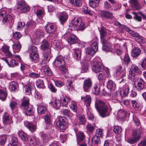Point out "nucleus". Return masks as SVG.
I'll list each match as a JSON object with an SVG mask.
<instances>
[{
	"label": "nucleus",
	"instance_id": "obj_1",
	"mask_svg": "<svg viewBox=\"0 0 146 146\" xmlns=\"http://www.w3.org/2000/svg\"><path fill=\"white\" fill-rule=\"evenodd\" d=\"M95 108L99 115L102 117H105L110 115L107 104L104 101L97 100L95 103Z\"/></svg>",
	"mask_w": 146,
	"mask_h": 146
},
{
	"label": "nucleus",
	"instance_id": "obj_2",
	"mask_svg": "<svg viewBox=\"0 0 146 146\" xmlns=\"http://www.w3.org/2000/svg\"><path fill=\"white\" fill-rule=\"evenodd\" d=\"M72 27H75V30L83 31L85 28V24L82 22V19L80 17H76L74 18L72 21Z\"/></svg>",
	"mask_w": 146,
	"mask_h": 146
},
{
	"label": "nucleus",
	"instance_id": "obj_3",
	"mask_svg": "<svg viewBox=\"0 0 146 146\" xmlns=\"http://www.w3.org/2000/svg\"><path fill=\"white\" fill-rule=\"evenodd\" d=\"M2 20L4 23H11L13 21L12 17L9 14H7L6 11H2L0 12V20Z\"/></svg>",
	"mask_w": 146,
	"mask_h": 146
},
{
	"label": "nucleus",
	"instance_id": "obj_4",
	"mask_svg": "<svg viewBox=\"0 0 146 146\" xmlns=\"http://www.w3.org/2000/svg\"><path fill=\"white\" fill-rule=\"evenodd\" d=\"M30 57L32 61L37 60L39 58L37 48L34 46H32L29 48Z\"/></svg>",
	"mask_w": 146,
	"mask_h": 146
},
{
	"label": "nucleus",
	"instance_id": "obj_5",
	"mask_svg": "<svg viewBox=\"0 0 146 146\" xmlns=\"http://www.w3.org/2000/svg\"><path fill=\"white\" fill-rule=\"evenodd\" d=\"M91 65L93 71L96 73L101 72L103 70V66L102 63L100 62L94 61Z\"/></svg>",
	"mask_w": 146,
	"mask_h": 146
},
{
	"label": "nucleus",
	"instance_id": "obj_6",
	"mask_svg": "<svg viewBox=\"0 0 146 146\" xmlns=\"http://www.w3.org/2000/svg\"><path fill=\"white\" fill-rule=\"evenodd\" d=\"M67 121V119L64 117L60 116L58 120L56 122V125L61 129L64 130L66 128L65 125Z\"/></svg>",
	"mask_w": 146,
	"mask_h": 146
},
{
	"label": "nucleus",
	"instance_id": "obj_7",
	"mask_svg": "<svg viewBox=\"0 0 146 146\" xmlns=\"http://www.w3.org/2000/svg\"><path fill=\"white\" fill-rule=\"evenodd\" d=\"M17 8L18 9H20L24 13L26 12L29 10V7L25 5V1H18Z\"/></svg>",
	"mask_w": 146,
	"mask_h": 146
},
{
	"label": "nucleus",
	"instance_id": "obj_8",
	"mask_svg": "<svg viewBox=\"0 0 146 146\" xmlns=\"http://www.w3.org/2000/svg\"><path fill=\"white\" fill-rule=\"evenodd\" d=\"M33 38L37 40L40 43H42L44 41L43 33L38 29L36 31L33 35Z\"/></svg>",
	"mask_w": 146,
	"mask_h": 146
},
{
	"label": "nucleus",
	"instance_id": "obj_9",
	"mask_svg": "<svg viewBox=\"0 0 146 146\" xmlns=\"http://www.w3.org/2000/svg\"><path fill=\"white\" fill-rule=\"evenodd\" d=\"M130 34L132 36L134 37L135 40L138 42L139 43H145V41L143 39V38L137 32L133 31H130Z\"/></svg>",
	"mask_w": 146,
	"mask_h": 146
},
{
	"label": "nucleus",
	"instance_id": "obj_10",
	"mask_svg": "<svg viewBox=\"0 0 146 146\" xmlns=\"http://www.w3.org/2000/svg\"><path fill=\"white\" fill-rule=\"evenodd\" d=\"M42 62L40 63L41 65H43L44 63H47L50 60L51 57V55L50 49H48L47 51L44 52Z\"/></svg>",
	"mask_w": 146,
	"mask_h": 146
},
{
	"label": "nucleus",
	"instance_id": "obj_11",
	"mask_svg": "<svg viewBox=\"0 0 146 146\" xmlns=\"http://www.w3.org/2000/svg\"><path fill=\"white\" fill-rule=\"evenodd\" d=\"M100 15L102 18L107 19H112L113 18V14L109 11L101 10L100 11Z\"/></svg>",
	"mask_w": 146,
	"mask_h": 146
},
{
	"label": "nucleus",
	"instance_id": "obj_12",
	"mask_svg": "<svg viewBox=\"0 0 146 146\" xmlns=\"http://www.w3.org/2000/svg\"><path fill=\"white\" fill-rule=\"evenodd\" d=\"M46 31L47 33H52L56 31V27L55 25L52 23H47L45 27Z\"/></svg>",
	"mask_w": 146,
	"mask_h": 146
},
{
	"label": "nucleus",
	"instance_id": "obj_13",
	"mask_svg": "<svg viewBox=\"0 0 146 146\" xmlns=\"http://www.w3.org/2000/svg\"><path fill=\"white\" fill-rule=\"evenodd\" d=\"M142 133V128L140 127H138L133 131L132 136L138 141L139 140L141 139Z\"/></svg>",
	"mask_w": 146,
	"mask_h": 146
},
{
	"label": "nucleus",
	"instance_id": "obj_14",
	"mask_svg": "<svg viewBox=\"0 0 146 146\" xmlns=\"http://www.w3.org/2000/svg\"><path fill=\"white\" fill-rule=\"evenodd\" d=\"M92 81L90 79H87L84 81L83 87L84 91L88 92L92 85Z\"/></svg>",
	"mask_w": 146,
	"mask_h": 146
},
{
	"label": "nucleus",
	"instance_id": "obj_15",
	"mask_svg": "<svg viewBox=\"0 0 146 146\" xmlns=\"http://www.w3.org/2000/svg\"><path fill=\"white\" fill-rule=\"evenodd\" d=\"M50 103L54 108H55L56 110H57L60 109L61 106V103L60 99L53 98H52Z\"/></svg>",
	"mask_w": 146,
	"mask_h": 146
},
{
	"label": "nucleus",
	"instance_id": "obj_16",
	"mask_svg": "<svg viewBox=\"0 0 146 146\" xmlns=\"http://www.w3.org/2000/svg\"><path fill=\"white\" fill-rule=\"evenodd\" d=\"M54 65L58 68L63 66L65 64V62L63 59L61 57L58 56L56 57L54 61Z\"/></svg>",
	"mask_w": 146,
	"mask_h": 146
},
{
	"label": "nucleus",
	"instance_id": "obj_17",
	"mask_svg": "<svg viewBox=\"0 0 146 146\" xmlns=\"http://www.w3.org/2000/svg\"><path fill=\"white\" fill-rule=\"evenodd\" d=\"M100 35L101 42H104L105 40H107L106 38L107 32L106 29L104 27H102L99 30Z\"/></svg>",
	"mask_w": 146,
	"mask_h": 146
},
{
	"label": "nucleus",
	"instance_id": "obj_18",
	"mask_svg": "<svg viewBox=\"0 0 146 146\" xmlns=\"http://www.w3.org/2000/svg\"><path fill=\"white\" fill-rule=\"evenodd\" d=\"M24 123L25 125L26 126L31 132L35 131L36 129V126L33 123L25 121H24Z\"/></svg>",
	"mask_w": 146,
	"mask_h": 146
},
{
	"label": "nucleus",
	"instance_id": "obj_19",
	"mask_svg": "<svg viewBox=\"0 0 146 146\" xmlns=\"http://www.w3.org/2000/svg\"><path fill=\"white\" fill-rule=\"evenodd\" d=\"M129 2L130 6L133 8V9L137 10L141 9V7L137 0H130Z\"/></svg>",
	"mask_w": 146,
	"mask_h": 146
},
{
	"label": "nucleus",
	"instance_id": "obj_20",
	"mask_svg": "<svg viewBox=\"0 0 146 146\" xmlns=\"http://www.w3.org/2000/svg\"><path fill=\"white\" fill-rule=\"evenodd\" d=\"M137 79V85L136 88L137 90L139 91L142 90L144 88V82L141 78H138Z\"/></svg>",
	"mask_w": 146,
	"mask_h": 146
},
{
	"label": "nucleus",
	"instance_id": "obj_21",
	"mask_svg": "<svg viewBox=\"0 0 146 146\" xmlns=\"http://www.w3.org/2000/svg\"><path fill=\"white\" fill-rule=\"evenodd\" d=\"M23 113L27 115L31 116L33 114L34 108L33 106H29V107H26L23 109Z\"/></svg>",
	"mask_w": 146,
	"mask_h": 146
},
{
	"label": "nucleus",
	"instance_id": "obj_22",
	"mask_svg": "<svg viewBox=\"0 0 146 146\" xmlns=\"http://www.w3.org/2000/svg\"><path fill=\"white\" fill-rule=\"evenodd\" d=\"M74 58L77 61L80 60L81 58V51L80 49H73Z\"/></svg>",
	"mask_w": 146,
	"mask_h": 146
},
{
	"label": "nucleus",
	"instance_id": "obj_23",
	"mask_svg": "<svg viewBox=\"0 0 146 146\" xmlns=\"http://www.w3.org/2000/svg\"><path fill=\"white\" fill-rule=\"evenodd\" d=\"M68 42L71 44H74L78 42V38L77 36L73 34L69 35L67 37Z\"/></svg>",
	"mask_w": 146,
	"mask_h": 146
},
{
	"label": "nucleus",
	"instance_id": "obj_24",
	"mask_svg": "<svg viewBox=\"0 0 146 146\" xmlns=\"http://www.w3.org/2000/svg\"><path fill=\"white\" fill-rule=\"evenodd\" d=\"M43 72L45 75L48 76H52V73L50 68L48 65H41Z\"/></svg>",
	"mask_w": 146,
	"mask_h": 146
},
{
	"label": "nucleus",
	"instance_id": "obj_25",
	"mask_svg": "<svg viewBox=\"0 0 146 146\" xmlns=\"http://www.w3.org/2000/svg\"><path fill=\"white\" fill-rule=\"evenodd\" d=\"M3 121L4 124H10L12 123L11 119L9 117V113L5 112L3 116Z\"/></svg>",
	"mask_w": 146,
	"mask_h": 146
},
{
	"label": "nucleus",
	"instance_id": "obj_26",
	"mask_svg": "<svg viewBox=\"0 0 146 146\" xmlns=\"http://www.w3.org/2000/svg\"><path fill=\"white\" fill-rule=\"evenodd\" d=\"M52 46L58 51L60 50L62 48V44L59 41L56 40H54L52 44Z\"/></svg>",
	"mask_w": 146,
	"mask_h": 146
},
{
	"label": "nucleus",
	"instance_id": "obj_27",
	"mask_svg": "<svg viewBox=\"0 0 146 146\" xmlns=\"http://www.w3.org/2000/svg\"><path fill=\"white\" fill-rule=\"evenodd\" d=\"M141 49L137 47L133 48L131 52L132 56L133 58L138 57L141 54Z\"/></svg>",
	"mask_w": 146,
	"mask_h": 146
},
{
	"label": "nucleus",
	"instance_id": "obj_28",
	"mask_svg": "<svg viewBox=\"0 0 146 146\" xmlns=\"http://www.w3.org/2000/svg\"><path fill=\"white\" fill-rule=\"evenodd\" d=\"M9 88L12 92H16L18 90V85L16 82H11L9 86Z\"/></svg>",
	"mask_w": 146,
	"mask_h": 146
},
{
	"label": "nucleus",
	"instance_id": "obj_29",
	"mask_svg": "<svg viewBox=\"0 0 146 146\" xmlns=\"http://www.w3.org/2000/svg\"><path fill=\"white\" fill-rule=\"evenodd\" d=\"M68 14L66 12H64L60 16L59 19L60 23L62 24L66 22L68 18Z\"/></svg>",
	"mask_w": 146,
	"mask_h": 146
},
{
	"label": "nucleus",
	"instance_id": "obj_30",
	"mask_svg": "<svg viewBox=\"0 0 146 146\" xmlns=\"http://www.w3.org/2000/svg\"><path fill=\"white\" fill-rule=\"evenodd\" d=\"M104 42H101L103 44L102 49L106 51H109L110 50L111 46L108 42V40H105Z\"/></svg>",
	"mask_w": 146,
	"mask_h": 146
},
{
	"label": "nucleus",
	"instance_id": "obj_31",
	"mask_svg": "<svg viewBox=\"0 0 146 146\" xmlns=\"http://www.w3.org/2000/svg\"><path fill=\"white\" fill-rule=\"evenodd\" d=\"M18 140L17 137L14 136L12 137L11 142L8 146H18Z\"/></svg>",
	"mask_w": 146,
	"mask_h": 146
},
{
	"label": "nucleus",
	"instance_id": "obj_32",
	"mask_svg": "<svg viewBox=\"0 0 146 146\" xmlns=\"http://www.w3.org/2000/svg\"><path fill=\"white\" fill-rule=\"evenodd\" d=\"M117 115L119 118L125 119L127 115V112L123 109H120L117 112Z\"/></svg>",
	"mask_w": 146,
	"mask_h": 146
},
{
	"label": "nucleus",
	"instance_id": "obj_33",
	"mask_svg": "<svg viewBox=\"0 0 146 146\" xmlns=\"http://www.w3.org/2000/svg\"><path fill=\"white\" fill-rule=\"evenodd\" d=\"M2 48L3 52L6 54L7 56L9 57L12 56V54L9 50V46L5 45L3 46Z\"/></svg>",
	"mask_w": 146,
	"mask_h": 146
},
{
	"label": "nucleus",
	"instance_id": "obj_34",
	"mask_svg": "<svg viewBox=\"0 0 146 146\" xmlns=\"http://www.w3.org/2000/svg\"><path fill=\"white\" fill-rule=\"evenodd\" d=\"M47 107L44 106L40 105L37 108V111L39 114H44L47 111Z\"/></svg>",
	"mask_w": 146,
	"mask_h": 146
},
{
	"label": "nucleus",
	"instance_id": "obj_35",
	"mask_svg": "<svg viewBox=\"0 0 146 146\" xmlns=\"http://www.w3.org/2000/svg\"><path fill=\"white\" fill-rule=\"evenodd\" d=\"M85 136L84 133L81 131L79 132L77 135V141L78 144L79 142L83 141L85 139Z\"/></svg>",
	"mask_w": 146,
	"mask_h": 146
},
{
	"label": "nucleus",
	"instance_id": "obj_36",
	"mask_svg": "<svg viewBox=\"0 0 146 146\" xmlns=\"http://www.w3.org/2000/svg\"><path fill=\"white\" fill-rule=\"evenodd\" d=\"M62 113L65 116L71 117L72 116V114L70 110L68 109H62L61 110Z\"/></svg>",
	"mask_w": 146,
	"mask_h": 146
},
{
	"label": "nucleus",
	"instance_id": "obj_37",
	"mask_svg": "<svg viewBox=\"0 0 146 146\" xmlns=\"http://www.w3.org/2000/svg\"><path fill=\"white\" fill-rule=\"evenodd\" d=\"M41 45V47L42 50L45 51H47L49 48V44L48 42L46 40H44V41L42 43Z\"/></svg>",
	"mask_w": 146,
	"mask_h": 146
},
{
	"label": "nucleus",
	"instance_id": "obj_38",
	"mask_svg": "<svg viewBox=\"0 0 146 146\" xmlns=\"http://www.w3.org/2000/svg\"><path fill=\"white\" fill-rule=\"evenodd\" d=\"M86 50V54L91 56H93L97 51L91 46L87 48Z\"/></svg>",
	"mask_w": 146,
	"mask_h": 146
},
{
	"label": "nucleus",
	"instance_id": "obj_39",
	"mask_svg": "<svg viewBox=\"0 0 146 146\" xmlns=\"http://www.w3.org/2000/svg\"><path fill=\"white\" fill-rule=\"evenodd\" d=\"M100 137L94 136L92 139V142L94 144L98 145L101 143Z\"/></svg>",
	"mask_w": 146,
	"mask_h": 146
},
{
	"label": "nucleus",
	"instance_id": "obj_40",
	"mask_svg": "<svg viewBox=\"0 0 146 146\" xmlns=\"http://www.w3.org/2000/svg\"><path fill=\"white\" fill-rule=\"evenodd\" d=\"M99 1L100 0H90L89 5L92 7H95L98 5Z\"/></svg>",
	"mask_w": 146,
	"mask_h": 146
},
{
	"label": "nucleus",
	"instance_id": "obj_41",
	"mask_svg": "<svg viewBox=\"0 0 146 146\" xmlns=\"http://www.w3.org/2000/svg\"><path fill=\"white\" fill-rule=\"evenodd\" d=\"M18 135L21 138L23 141H26L28 140L27 135L23 131H19L18 132Z\"/></svg>",
	"mask_w": 146,
	"mask_h": 146
},
{
	"label": "nucleus",
	"instance_id": "obj_42",
	"mask_svg": "<svg viewBox=\"0 0 146 146\" xmlns=\"http://www.w3.org/2000/svg\"><path fill=\"white\" fill-rule=\"evenodd\" d=\"M69 1L72 4L78 7L81 6L82 4V1L80 0H69Z\"/></svg>",
	"mask_w": 146,
	"mask_h": 146
},
{
	"label": "nucleus",
	"instance_id": "obj_43",
	"mask_svg": "<svg viewBox=\"0 0 146 146\" xmlns=\"http://www.w3.org/2000/svg\"><path fill=\"white\" fill-rule=\"evenodd\" d=\"M84 103L86 106L88 107L89 106L91 102V98L89 96H86L84 97Z\"/></svg>",
	"mask_w": 146,
	"mask_h": 146
},
{
	"label": "nucleus",
	"instance_id": "obj_44",
	"mask_svg": "<svg viewBox=\"0 0 146 146\" xmlns=\"http://www.w3.org/2000/svg\"><path fill=\"white\" fill-rule=\"evenodd\" d=\"M95 125L93 124L88 123L86 126L87 131L92 133L94 129Z\"/></svg>",
	"mask_w": 146,
	"mask_h": 146
},
{
	"label": "nucleus",
	"instance_id": "obj_45",
	"mask_svg": "<svg viewBox=\"0 0 146 146\" xmlns=\"http://www.w3.org/2000/svg\"><path fill=\"white\" fill-rule=\"evenodd\" d=\"M21 105V107L23 109L29 107V106H31L29 104V99L23 100Z\"/></svg>",
	"mask_w": 146,
	"mask_h": 146
},
{
	"label": "nucleus",
	"instance_id": "obj_46",
	"mask_svg": "<svg viewBox=\"0 0 146 146\" xmlns=\"http://www.w3.org/2000/svg\"><path fill=\"white\" fill-rule=\"evenodd\" d=\"M40 136L43 142L45 143H47L48 141V139L47 135L46 133L43 132L40 133Z\"/></svg>",
	"mask_w": 146,
	"mask_h": 146
},
{
	"label": "nucleus",
	"instance_id": "obj_47",
	"mask_svg": "<svg viewBox=\"0 0 146 146\" xmlns=\"http://www.w3.org/2000/svg\"><path fill=\"white\" fill-rule=\"evenodd\" d=\"M43 118L46 124H49L51 122V115L50 113L46 114L43 116Z\"/></svg>",
	"mask_w": 146,
	"mask_h": 146
},
{
	"label": "nucleus",
	"instance_id": "obj_48",
	"mask_svg": "<svg viewBox=\"0 0 146 146\" xmlns=\"http://www.w3.org/2000/svg\"><path fill=\"white\" fill-rule=\"evenodd\" d=\"M13 48L14 51L15 50L16 52H19L21 48L20 44L18 42L14 44L13 46Z\"/></svg>",
	"mask_w": 146,
	"mask_h": 146
},
{
	"label": "nucleus",
	"instance_id": "obj_49",
	"mask_svg": "<svg viewBox=\"0 0 146 146\" xmlns=\"http://www.w3.org/2000/svg\"><path fill=\"white\" fill-rule=\"evenodd\" d=\"M23 90L25 91L27 95H29L31 94V88L29 85H26L24 86Z\"/></svg>",
	"mask_w": 146,
	"mask_h": 146
},
{
	"label": "nucleus",
	"instance_id": "obj_50",
	"mask_svg": "<svg viewBox=\"0 0 146 146\" xmlns=\"http://www.w3.org/2000/svg\"><path fill=\"white\" fill-rule=\"evenodd\" d=\"M36 84L37 86L41 88H45L43 81L42 80H38L36 81Z\"/></svg>",
	"mask_w": 146,
	"mask_h": 146
},
{
	"label": "nucleus",
	"instance_id": "obj_51",
	"mask_svg": "<svg viewBox=\"0 0 146 146\" xmlns=\"http://www.w3.org/2000/svg\"><path fill=\"white\" fill-rule=\"evenodd\" d=\"M7 95L5 92L2 90H0V99L2 101H4L6 98Z\"/></svg>",
	"mask_w": 146,
	"mask_h": 146
},
{
	"label": "nucleus",
	"instance_id": "obj_52",
	"mask_svg": "<svg viewBox=\"0 0 146 146\" xmlns=\"http://www.w3.org/2000/svg\"><path fill=\"white\" fill-rule=\"evenodd\" d=\"M36 144V138L35 137L33 136L30 139L29 145L30 146H35Z\"/></svg>",
	"mask_w": 146,
	"mask_h": 146
},
{
	"label": "nucleus",
	"instance_id": "obj_53",
	"mask_svg": "<svg viewBox=\"0 0 146 146\" xmlns=\"http://www.w3.org/2000/svg\"><path fill=\"white\" fill-rule=\"evenodd\" d=\"M82 11L86 14H88L90 15H92L90 10L86 6H83Z\"/></svg>",
	"mask_w": 146,
	"mask_h": 146
},
{
	"label": "nucleus",
	"instance_id": "obj_54",
	"mask_svg": "<svg viewBox=\"0 0 146 146\" xmlns=\"http://www.w3.org/2000/svg\"><path fill=\"white\" fill-rule=\"evenodd\" d=\"M17 62L15 60L12 59L9 61L8 65L9 67L13 68L17 66Z\"/></svg>",
	"mask_w": 146,
	"mask_h": 146
},
{
	"label": "nucleus",
	"instance_id": "obj_55",
	"mask_svg": "<svg viewBox=\"0 0 146 146\" xmlns=\"http://www.w3.org/2000/svg\"><path fill=\"white\" fill-rule=\"evenodd\" d=\"M100 88L99 85H94L92 90L94 93L95 94H98L100 92Z\"/></svg>",
	"mask_w": 146,
	"mask_h": 146
},
{
	"label": "nucleus",
	"instance_id": "obj_56",
	"mask_svg": "<svg viewBox=\"0 0 146 146\" xmlns=\"http://www.w3.org/2000/svg\"><path fill=\"white\" fill-rule=\"evenodd\" d=\"M9 106L13 112L14 110H15L17 108V104L16 102L12 101L9 104Z\"/></svg>",
	"mask_w": 146,
	"mask_h": 146
},
{
	"label": "nucleus",
	"instance_id": "obj_57",
	"mask_svg": "<svg viewBox=\"0 0 146 146\" xmlns=\"http://www.w3.org/2000/svg\"><path fill=\"white\" fill-rule=\"evenodd\" d=\"M115 84L113 81L111 80H109L107 82V88L108 89L111 90L115 86Z\"/></svg>",
	"mask_w": 146,
	"mask_h": 146
},
{
	"label": "nucleus",
	"instance_id": "obj_58",
	"mask_svg": "<svg viewBox=\"0 0 146 146\" xmlns=\"http://www.w3.org/2000/svg\"><path fill=\"white\" fill-rule=\"evenodd\" d=\"M103 130L100 129H97L96 132V135L95 136L99 137H102L103 136Z\"/></svg>",
	"mask_w": 146,
	"mask_h": 146
},
{
	"label": "nucleus",
	"instance_id": "obj_59",
	"mask_svg": "<svg viewBox=\"0 0 146 146\" xmlns=\"http://www.w3.org/2000/svg\"><path fill=\"white\" fill-rule=\"evenodd\" d=\"M6 136L2 135L0 136V145L3 146L5 144L6 141Z\"/></svg>",
	"mask_w": 146,
	"mask_h": 146
},
{
	"label": "nucleus",
	"instance_id": "obj_60",
	"mask_svg": "<svg viewBox=\"0 0 146 146\" xmlns=\"http://www.w3.org/2000/svg\"><path fill=\"white\" fill-rule=\"evenodd\" d=\"M129 78L133 79V81L135 82H136V80H137L136 79L138 78H135V74L131 69L129 71Z\"/></svg>",
	"mask_w": 146,
	"mask_h": 146
},
{
	"label": "nucleus",
	"instance_id": "obj_61",
	"mask_svg": "<svg viewBox=\"0 0 146 146\" xmlns=\"http://www.w3.org/2000/svg\"><path fill=\"white\" fill-rule=\"evenodd\" d=\"M70 101V99L67 96H65L63 98L62 101V105L63 106H66Z\"/></svg>",
	"mask_w": 146,
	"mask_h": 146
},
{
	"label": "nucleus",
	"instance_id": "obj_62",
	"mask_svg": "<svg viewBox=\"0 0 146 146\" xmlns=\"http://www.w3.org/2000/svg\"><path fill=\"white\" fill-rule=\"evenodd\" d=\"M127 141L128 143L131 144H134L138 141L137 140L135 139L133 136L132 137H130L128 138L127 140Z\"/></svg>",
	"mask_w": 146,
	"mask_h": 146
},
{
	"label": "nucleus",
	"instance_id": "obj_63",
	"mask_svg": "<svg viewBox=\"0 0 146 146\" xmlns=\"http://www.w3.org/2000/svg\"><path fill=\"white\" fill-rule=\"evenodd\" d=\"M113 130L115 134H119L121 133L122 129L120 126H115Z\"/></svg>",
	"mask_w": 146,
	"mask_h": 146
},
{
	"label": "nucleus",
	"instance_id": "obj_64",
	"mask_svg": "<svg viewBox=\"0 0 146 146\" xmlns=\"http://www.w3.org/2000/svg\"><path fill=\"white\" fill-rule=\"evenodd\" d=\"M133 120L134 123L137 127L139 126L140 125V122L139 119L136 116L133 115Z\"/></svg>",
	"mask_w": 146,
	"mask_h": 146
}]
</instances>
